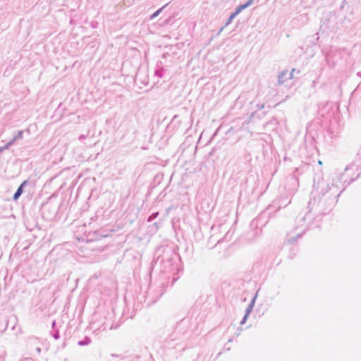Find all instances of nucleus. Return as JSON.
<instances>
[{"label": "nucleus", "mask_w": 361, "mask_h": 361, "mask_svg": "<svg viewBox=\"0 0 361 361\" xmlns=\"http://www.w3.org/2000/svg\"><path fill=\"white\" fill-rule=\"evenodd\" d=\"M311 195L312 198L307 205L310 211L318 214H327L337 203L341 192L338 187L321 179L317 182L314 180Z\"/></svg>", "instance_id": "nucleus-1"}, {"label": "nucleus", "mask_w": 361, "mask_h": 361, "mask_svg": "<svg viewBox=\"0 0 361 361\" xmlns=\"http://www.w3.org/2000/svg\"><path fill=\"white\" fill-rule=\"evenodd\" d=\"M155 264L161 267L164 273H171L178 270L179 255L169 245H161L155 251Z\"/></svg>", "instance_id": "nucleus-2"}, {"label": "nucleus", "mask_w": 361, "mask_h": 361, "mask_svg": "<svg viewBox=\"0 0 361 361\" xmlns=\"http://www.w3.org/2000/svg\"><path fill=\"white\" fill-rule=\"evenodd\" d=\"M361 171H356V166H352V163L347 166L344 171L336 170L332 177L331 184L338 187L341 193L353 181L359 178Z\"/></svg>", "instance_id": "nucleus-3"}, {"label": "nucleus", "mask_w": 361, "mask_h": 361, "mask_svg": "<svg viewBox=\"0 0 361 361\" xmlns=\"http://www.w3.org/2000/svg\"><path fill=\"white\" fill-rule=\"evenodd\" d=\"M325 214H315L314 212H308L304 215L297 217L295 229L302 228V232L306 231L321 227L322 219Z\"/></svg>", "instance_id": "nucleus-4"}, {"label": "nucleus", "mask_w": 361, "mask_h": 361, "mask_svg": "<svg viewBox=\"0 0 361 361\" xmlns=\"http://www.w3.org/2000/svg\"><path fill=\"white\" fill-rule=\"evenodd\" d=\"M318 116L322 118V125L328 126L331 124L332 122H336L334 104L332 102H326L324 104L320 105L318 109ZM326 127V135L330 138H333L335 136L334 131L329 127Z\"/></svg>", "instance_id": "nucleus-5"}, {"label": "nucleus", "mask_w": 361, "mask_h": 361, "mask_svg": "<svg viewBox=\"0 0 361 361\" xmlns=\"http://www.w3.org/2000/svg\"><path fill=\"white\" fill-rule=\"evenodd\" d=\"M165 285L166 281H160L156 288L154 285L149 286L145 300L147 305L156 302L160 298L165 291Z\"/></svg>", "instance_id": "nucleus-6"}, {"label": "nucleus", "mask_w": 361, "mask_h": 361, "mask_svg": "<svg viewBox=\"0 0 361 361\" xmlns=\"http://www.w3.org/2000/svg\"><path fill=\"white\" fill-rule=\"evenodd\" d=\"M59 209L60 205L52 202L44 203L40 209L42 216L47 221H52L56 217Z\"/></svg>", "instance_id": "nucleus-7"}, {"label": "nucleus", "mask_w": 361, "mask_h": 361, "mask_svg": "<svg viewBox=\"0 0 361 361\" xmlns=\"http://www.w3.org/2000/svg\"><path fill=\"white\" fill-rule=\"evenodd\" d=\"M290 199H289L288 197H281L280 199L277 200H274L272 205H270L267 210H270L271 207H274L275 206H278V209H279L281 207H285L287 205H288L290 203Z\"/></svg>", "instance_id": "nucleus-8"}, {"label": "nucleus", "mask_w": 361, "mask_h": 361, "mask_svg": "<svg viewBox=\"0 0 361 361\" xmlns=\"http://www.w3.org/2000/svg\"><path fill=\"white\" fill-rule=\"evenodd\" d=\"M266 115L264 111H255L251 114L247 121V123H255L259 120L262 119Z\"/></svg>", "instance_id": "nucleus-9"}, {"label": "nucleus", "mask_w": 361, "mask_h": 361, "mask_svg": "<svg viewBox=\"0 0 361 361\" xmlns=\"http://www.w3.org/2000/svg\"><path fill=\"white\" fill-rule=\"evenodd\" d=\"M245 8H244V5L240 4L238 6L235 11L231 13L230 16L227 19L226 22L224 24V27H227L228 25L231 23L233 20L243 10H245Z\"/></svg>", "instance_id": "nucleus-10"}, {"label": "nucleus", "mask_w": 361, "mask_h": 361, "mask_svg": "<svg viewBox=\"0 0 361 361\" xmlns=\"http://www.w3.org/2000/svg\"><path fill=\"white\" fill-rule=\"evenodd\" d=\"M266 215V212L261 213L257 217L254 219L250 222V227L252 228H257L259 226H264L267 224V221H262L263 218Z\"/></svg>", "instance_id": "nucleus-11"}, {"label": "nucleus", "mask_w": 361, "mask_h": 361, "mask_svg": "<svg viewBox=\"0 0 361 361\" xmlns=\"http://www.w3.org/2000/svg\"><path fill=\"white\" fill-rule=\"evenodd\" d=\"M29 180H25L23 181V183L18 186L16 191L13 195V200L14 201H17L19 197L21 196V195L23 193L24 188L29 184Z\"/></svg>", "instance_id": "nucleus-12"}, {"label": "nucleus", "mask_w": 361, "mask_h": 361, "mask_svg": "<svg viewBox=\"0 0 361 361\" xmlns=\"http://www.w3.org/2000/svg\"><path fill=\"white\" fill-rule=\"evenodd\" d=\"M352 166H356V171H361V145L360 146L354 161L352 162Z\"/></svg>", "instance_id": "nucleus-13"}, {"label": "nucleus", "mask_w": 361, "mask_h": 361, "mask_svg": "<svg viewBox=\"0 0 361 361\" xmlns=\"http://www.w3.org/2000/svg\"><path fill=\"white\" fill-rule=\"evenodd\" d=\"M298 230H299L300 232L298 233L295 236H292L286 239V243L288 245L290 246L295 245V243L297 242L298 239L305 233L302 232V228H299Z\"/></svg>", "instance_id": "nucleus-14"}, {"label": "nucleus", "mask_w": 361, "mask_h": 361, "mask_svg": "<svg viewBox=\"0 0 361 361\" xmlns=\"http://www.w3.org/2000/svg\"><path fill=\"white\" fill-rule=\"evenodd\" d=\"M165 69L163 66V63L159 61L157 63L154 75L160 78L164 77Z\"/></svg>", "instance_id": "nucleus-15"}, {"label": "nucleus", "mask_w": 361, "mask_h": 361, "mask_svg": "<svg viewBox=\"0 0 361 361\" xmlns=\"http://www.w3.org/2000/svg\"><path fill=\"white\" fill-rule=\"evenodd\" d=\"M288 74V71L287 70H283L279 73L277 77V83L279 85H283L286 82V80L289 79Z\"/></svg>", "instance_id": "nucleus-16"}, {"label": "nucleus", "mask_w": 361, "mask_h": 361, "mask_svg": "<svg viewBox=\"0 0 361 361\" xmlns=\"http://www.w3.org/2000/svg\"><path fill=\"white\" fill-rule=\"evenodd\" d=\"M89 240L91 241H97L101 240L102 238L99 234V229L96 231H90L88 233Z\"/></svg>", "instance_id": "nucleus-17"}, {"label": "nucleus", "mask_w": 361, "mask_h": 361, "mask_svg": "<svg viewBox=\"0 0 361 361\" xmlns=\"http://www.w3.org/2000/svg\"><path fill=\"white\" fill-rule=\"evenodd\" d=\"M113 231L114 230L112 229H109L106 227H102L100 229H99V234L100 235V236H102V238H104L110 236V233Z\"/></svg>", "instance_id": "nucleus-18"}, {"label": "nucleus", "mask_w": 361, "mask_h": 361, "mask_svg": "<svg viewBox=\"0 0 361 361\" xmlns=\"http://www.w3.org/2000/svg\"><path fill=\"white\" fill-rule=\"evenodd\" d=\"M257 293L255 295V296L252 298L250 304L248 305V306L247 307L245 311V314H247L248 316L250 315V314L251 313V312L253 310V307L255 306V300L257 298Z\"/></svg>", "instance_id": "nucleus-19"}, {"label": "nucleus", "mask_w": 361, "mask_h": 361, "mask_svg": "<svg viewBox=\"0 0 361 361\" xmlns=\"http://www.w3.org/2000/svg\"><path fill=\"white\" fill-rule=\"evenodd\" d=\"M279 124L278 120L276 117H272L271 119H270L269 121L266 122L264 126H271L272 130L277 128V126Z\"/></svg>", "instance_id": "nucleus-20"}, {"label": "nucleus", "mask_w": 361, "mask_h": 361, "mask_svg": "<svg viewBox=\"0 0 361 361\" xmlns=\"http://www.w3.org/2000/svg\"><path fill=\"white\" fill-rule=\"evenodd\" d=\"M90 343H91V338L89 336H86L83 338V339H82L78 342V345L80 346H85V345H88Z\"/></svg>", "instance_id": "nucleus-21"}, {"label": "nucleus", "mask_w": 361, "mask_h": 361, "mask_svg": "<svg viewBox=\"0 0 361 361\" xmlns=\"http://www.w3.org/2000/svg\"><path fill=\"white\" fill-rule=\"evenodd\" d=\"M23 138V130H18L16 133L13 135V138L11 140L13 143L18 140H22Z\"/></svg>", "instance_id": "nucleus-22"}, {"label": "nucleus", "mask_w": 361, "mask_h": 361, "mask_svg": "<svg viewBox=\"0 0 361 361\" xmlns=\"http://www.w3.org/2000/svg\"><path fill=\"white\" fill-rule=\"evenodd\" d=\"M298 252V246L296 245H293L290 248V254L288 255L289 259H293L296 252Z\"/></svg>", "instance_id": "nucleus-23"}, {"label": "nucleus", "mask_w": 361, "mask_h": 361, "mask_svg": "<svg viewBox=\"0 0 361 361\" xmlns=\"http://www.w3.org/2000/svg\"><path fill=\"white\" fill-rule=\"evenodd\" d=\"M167 5H168V4H165L161 8H159L158 10H157L154 13H153L151 15L149 19L152 20V19L155 18L156 17H157L161 13V12L164 10V8L167 6Z\"/></svg>", "instance_id": "nucleus-24"}, {"label": "nucleus", "mask_w": 361, "mask_h": 361, "mask_svg": "<svg viewBox=\"0 0 361 361\" xmlns=\"http://www.w3.org/2000/svg\"><path fill=\"white\" fill-rule=\"evenodd\" d=\"M159 216V212H153L147 218V221L148 222H151L152 221H154L155 219L157 218V216Z\"/></svg>", "instance_id": "nucleus-25"}, {"label": "nucleus", "mask_w": 361, "mask_h": 361, "mask_svg": "<svg viewBox=\"0 0 361 361\" xmlns=\"http://www.w3.org/2000/svg\"><path fill=\"white\" fill-rule=\"evenodd\" d=\"M50 334L55 340H58L60 338V334H59V330H57V329L52 330L50 332Z\"/></svg>", "instance_id": "nucleus-26"}, {"label": "nucleus", "mask_w": 361, "mask_h": 361, "mask_svg": "<svg viewBox=\"0 0 361 361\" xmlns=\"http://www.w3.org/2000/svg\"><path fill=\"white\" fill-rule=\"evenodd\" d=\"M29 343H30V345L33 344H37L38 342H39V340L36 337H30L29 338Z\"/></svg>", "instance_id": "nucleus-27"}, {"label": "nucleus", "mask_w": 361, "mask_h": 361, "mask_svg": "<svg viewBox=\"0 0 361 361\" xmlns=\"http://www.w3.org/2000/svg\"><path fill=\"white\" fill-rule=\"evenodd\" d=\"M13 145V142L11 140H10L5 145L2 146L1 149H3V151L6 150V149H8Z\"/></svg>", "instance_id": "nucleus-28"}, {"label": "nucleus", "mask_w": 361, "mask_h": 361, "mask_svg": "<svg viewBox=\"0 0 361 361\" xmlns=\"http://www.w3.org/2000/svg\"><path fill=\"white\" fill-rule=\"evenodd\" d=\"M172 336H173V335L171 336V338L170 341H167V342H168V345H169V346H170V347H171V348H176V345H173L171 343V342H172V341H175L176 338V337H175V336H174V337H172Z\"/></svg>", "instance_id": "nucleus-29"}, {"label": "nucleus", "mask_w": 361, "mask_h": 361, "mask_svg": "<svg viewBox=\"0 0 361 361\" xmlns=\"http://www.w3.org/2000/svg\"><path fill=\"white\" fill-rule=\"evenodd\" d=\"M248 317H249V316H248L247 314H244V316H243V319H241V321H240V324L241 325L244 324L246 322V321H247V319Z\"/></svg>", "instance_id": "nucleus-30"}, {"label": "nucleus", "mask_w": 361, "mask_h": 361, "mask_svg": "<svg viewBox=\"0 0 361 361\" xmlns=\"http://www.w3.org/2000/svg\"><path fill=\"white\" fill-rule=\"evenodd\" d=\"M264 104H257L256 105L257 110L256 111H262L264 108Z\"/></svg>", "instance_id": "nucleus-31"}, {"label": "nucleus", "mask_w": 361, "mask_h": 361, "mask_svg": "<svg viewBox=\"0 0 361 361\" xmlns=\"http://www.w3.org/2000/svg\"><path fill=\"white\" fill-rule=\"evenodd\" d=\"M296 71V69L295 68H293L292 71H290V73H288V78L289 79H292L293 78V75H294V72Z\"/></svg>", "instance_id": "nucleus-32"}, {"label": "nucleus", "mask_w": 361, "mask_h": 361, "mask_svg": "<svg viewBox=\"0 0 361 361\" xmlns=\"http://www.w3.org/2000/svg\"><path fill=\"white\" fill-rule=\"evenodd\" d=\"M86 135H80L78 137V140L82 141V140L85 139L86 138Z\"/></svg>", "instance_id": "nucleus-33"}, {"label": "nucleus", "mask_w": 361, "mask_h": 361, "mask_svg": "<svg viewBox=\"0 0 361 361\" xmlns=\"http://www.w3.org/2000/svg\"><path fill=\"white\" fill-rule=\"evenodd\" d=\"M215 151H216L215 148H213L211 150V152H209V157H212L214 154Z\"/></svg>", "instance_id": "nucleus-34"}, {"label": "nucleus", "mask_w": 361, "mask_h": 361, "mask_svg": "<svg viewBox=\"0 0 361 361\" xmlns=\"http://www.w3.org/2000/svg\"><path fill=\"white\" fill-rule=\"evenodd\" d=\"M55 326H56V321L55 320H53L52 322H51V328H52V330H54L55 329Z\"/></svg>", "instance_id": "nucleus-35"}, {"label": "nucleus", "mask_w": 361, "mask_h": 361, "mask_svg": "<svg viewBox=\"0 0 361 361\" xmlns=\"http://www.w3.org/2000/svg\"><path fill=\"white\" fill-rule=\"evenodd\" d=\"M153 226L155 227V230L157 231L159 228V224L158 222L154 223Z\"/></svg>", "instance_id": "nucleus-36"}, {"label": "nucleus", "mask_w": 361, "mask_h": 361, "mask_svg": "<svg viewBox=\"0 0 361 361\" xmlns=\"http://www.w3.org/2000/svg\"><path fill=\"white\" fill-rule=\"evenodd\" d=\"M36 351L38 353H40L41 351H42V349L39 346H37L36 348H35Z\"/></svg>", "instance_id": "nucleus-37"}, {"label": "nucleus", "mask_w": 361, "mask_h": 361, "mask_svg": "<svg viewBox=\"0 0 361 361\" xmlns=\"http://www.w3.org/2000/svg\"><path fill=\"white\" fill-rule=\"evenodd\" d=\"M185 337H186L185 334V333H183V334H181V338H178V339H185Z\"/></svg>", "instance_id": "nucleus-38"}, {"label": "nucleus", "mask_w": 361, "mask_h": 361, "mask_svg": "<svg viewBox=\"0 0 361 361\" xmlns=\"http://www.w3.org/2000/svg\"><path fill=\"white\" fill-rule=\"evenodd\" d=\"M21 361H34V360L32 359V358H25V359H24V360H21Z\"/></svg>", "instance_id": "nucleus-39"}, {"label": "nucleus", "mask_w": 361, "mask_h": 361, "mask_svg": "<svg viewBox=\"0 0 361 361\" xmlns=\"http://www.w3.org/2000/svg\"><path fill=\"white\" fill-rule=\"evenodd\" d=\"M225 27H224V25L223 27H221L220 28V30H219L218 34H220V33L223 31V30H224Z\"/></svg>", "instance_id": "nucleus-40"}, {"label": "nucleus", "mask_w": 361, "mask_h": 361, "mask_svg": "<svg viewBox=\"0 0 361 361\" xmlns=\"http://www.w3.org/2000/svg\"><path fill=\"white\" fill-rule=\"evenodd\" d=\"M316 82H317L316 80H313V82H312V87L315 86Z\"/></svg>", "instance_id": "nucleus-41"}, {"label": "nucleus", "mask_w": 361, "mask_h": 361, "mask_svg": "<svg viewBox=\"0 0 361 361\" xmlns=\"http://www.w3.org/2000/svg\"><path fill=\"white\" fill-rule=\"evenodd\" d=\"M177 280V278H173V281L171 283V286L173 284V283Z\"/></svg>", "instance_id": "nucleus-42"}, {"label": "nucleus", "mask_w": 361, "mask_h": 361, "mask_svg": "<svg viewBox=\"0 0 361 361\" xmlns=\"http://www.w3.org/2000/svg\"><path fill=\"white\" fill-rule=\"evenodd\" d=\"M3 152V149H1V147H0V153Z\"/></svg>", "instance_id": "nucleus-43"}, {"label": "nucleus", "mask_w": 361, "mask_h": 361, "mask_svg": "<svg viewBox=\"0 0 361 361\" xmlns=\"http://www.w3.org/2000/svg\"><path fill=\"white\" fill-rule=\"evenodd\" d=\"M361 87V83L358 85V88Z\"/></svg>", "instance_id": "nucleus-44"}, {"label": "nucleus", "mask_w": 361, "mask_h": 361, "mask_svg": "<svg viewBox=\"0 0 361 361\" xmlns=\"http://www.w3.org/2000/svg\"><path fill=\"white\" fill-rule=\"evenodd\" d=\"M228 342H232V339H231V338H230V339L228 340Z\"/></svg>", "instance_id": "nucleus-45"}]
</instances>
